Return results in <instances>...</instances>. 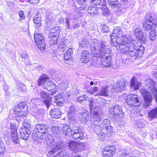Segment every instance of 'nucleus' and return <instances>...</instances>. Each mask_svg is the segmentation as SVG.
<instances>
[{
	"mask_svg": "<svg viewBox=\"0 0 157 157\" xmlns=\"http://www.w3.org/2000/svg\"><path fill=\"white\" fill-rule=\"evenodd\" d=\"M111 42L118 44L122 52L129 56H141L144 52L143 50L136 48L138 41L133 39L131 37L127 36L126 35H123L119 27L114 28L113 33L111 35Z\"/></svg>",
	"mask_w": 157,
	"mask_h": 157,
	"instance_id": "obj_1",
	"label": "nucleus"
},
{
	"mask_svg": "<svg viewBox=\"0 0 157 157\" xmlns=\"http://www.w3.org/2000/svg\"><path fill=\"white\" fill-rule=\"evenodd\" d=\"M90 49L92 53L96 54L95 56L101 57L102 67H108L111 65L110 49L102 42H98L97 40L94 39L91 43Z\"/></svg>",
	"mask_w": 157,
	"mask_h": 157,
	"instance_id": "obj_2",
	"label": "nucleus"
},
{
	"mask_svg": "<svg viewBox=\"0 0 157 157\" xmlns=\"http://www.w3.org/2000/svg\"><path fill=\"white\" fill-rule=\"evenodd\" d=\"M125 86L124 81L122 80L115 84L113 88H111L107 85L103 86L99 90L97 95L108 96L114 92L117 93L123 90L124 89Z\"/></svg>",
	"mask_w": 157,
	"mask_h": 157,
	"instance_id": "obj_3",
	"label": "nucleus"
},
{
	"mask_svg": "<svg viewBox=\"0 0 157 157\" xmlns=\"http://www.w3.org/2000/svg\"><path fill=\"white\" fill-rule=\"evenodd\" d=\"M48 126L45 124H37L34 129V132L33 134L34 139L36 140L40 139L45 140L46 136H47Z\"/></svg>",
	"mask_w": 157,
	"mask_h": 157,
	"instance_id": "obj_4",
	"label": "nucleus"
},
{
	"mask_svg": "<svg viewBox=\"0 0 157 157\" xmlns=\"http://www.w3.org/2000/svg\"><path fill=\"white\" fill-rule=\"evenodd\" d=\"M39 86L43 85V87L49 91H54L57 87L56 85L52 81L49 80L46 76H41L37 81Z\"/></svg>",
	"mask_w": 157,
	"mask_h": 157,
	"instance_id": "obj_5",
	"label": "nucleus"
},
{
	"mask_svg": "<svg viewBox=\"0 0 157 157\" xmlns=\"http://www.w3.org/2000/svg\"><path fill=\"white\" fill-rule=\"evenodd\" d=\"M93 118L95 119L94 122V124L93 125V128L95 132L98 135L102 133L104 134L102 130V128L100 124V120L102 118V115L101 111H94L92 115Z\"/></svg>",
	"mask_w": 157,
	"mask_h": 157,
	"instance_id": "obj_6",
	"label": "nucleus"
},
{
	"mask_svg": "<svg viewBox=\"0 0 157 157\" xmlns=\"http://www.w3.org/2000/svg\"><path fill=\"white\" fill-rule=\"evenodd\" d=\"M45 140L47 142V144L51 148V150L48 153L49 155H53L55 151L60 149L62 147L63 143H55L53 140V137L51 134H48Z\"/></svg>",
	"mask_w": 157,
	"mask_h": 157,
	"instance_id": "obj_7",
	"label": "nucleus"
},
{
	"mask_svg": "<svg viewBox=\"0 0 157 157\" xmlns=\"http://www.w3.org/2000/svg\"><path fill=\"white\" fill-rule=\"evenodd\" d=\"M126 97V103L128 105L135 107H138L140 105L141 102L140 100V97L137 94H129Z\"/></svg>",
	"mask_w": 157,
	"mask_h": 157,
	"instance_id": "obj_8",
	"label": "nucleus"
},
{
	"mask_svg": "<svg viewBox=\"0 0 157 157\" xmlns=\"http://www.w3.org/2000/svg\"><path fill=\"white\" fill-rule=\"evenodd\" d=\"M30 128L29 124L26 121H25L23 122L22 125L20 128L19 131L22 139L27 140L29 138V135L31 133Z\"/></svg>",
	"mask_w": 157,
	"mask_h": 157,
	"instance_id": "obj_9",
	"label": "nucleus"
},
{
	"mask_svg": "<svg viewBox=\"0 0 157 157\" xmlns=\"http://www.w3.org/2000/svg\"><path fill=\"white\" fill-rule=\"evenodd\" d=\"M27 106L24 103H20L14 109L15 114L21 118L25 117L27 113Z\"/></svg>",
	"mask_w": 157,
	"mask_h": 157,
	"instance_id": "obj_10",
	"label": "nucleus"
},
{
	"mask_svg": "<svg viewBox=\"0 0 157 157\" xmlns=\"http://www.w3.org/2000/svg\"><path fill=\"white\" fill-rule=\"evenodd\" d=\"M60 32V29L58 26H56L52 28L50 30L49 34V37L51 39L50 44L51 45L56 44L57 43V39Z\"/></svg>",
	"mask_w": 157,
	"mask_h": 157,
	"instance_id": "obj_11",
	"label": "nucleus"
},
{
	"mask_svg": "<svg viewBox=\"0 0 157 157\" xmlns=\"http://www.w3.org/2000/svg\"><path fill=\"white\" fill-rule=\"evenodd\" d=\"M34 40L38 48L44 50L45 48V44L43 35L40 33H36L34 34Z\"/></svg>",
	"mask_w": 157,
	"mask_h": 157,
	"instance_id": "obj_12",
	"label": "nucleus"
},
{
	"mask_svg": "<svg viewBox=\"0 0 157 157\" xmlns=\"http://www.w3.org/2000/svg\"><path fill=\"white\" fill-rule=\"evenodd\" d=\"M147 20L144 22L143 25V29L146 31H149L151 29H154L156 27V25L152 21L151 16L149 15L146 17Z\"/></svg>",
	"mask_w": 157,
	"mask_h": 157,
	"instance_id": "obj_13",
	"label": "nucleus"
},
{
	"mask_svg": "<svg viewBox=\"0 0 157 157\" xmlns=\"http://www.w3.org/2000/svg\"><path fill=\"white\" fill-rule=\"evenodd\" d=\"M68 146L69 149L75 153L82 150L85 147L83 144L71 141L69 142Z\"/></svg>",
	"mask_w": 157,
	"mask_h": 157,
	"instance_id": "obj_14",
	"label": "nucleus"
},
{
	"mask_svg": "<svg viewBox=\"0 0 157 157\" xmlns=\"http://www.w3.org/2000/svg\"><path fill=\"white\" fill-rule=\"evenodd\" d=\"M140 91L144 97L146 103V106L147 107H149L153 99L151 93L145 89H142L140 90Z\"/></svg>",
	"mask_w": 157,
	"mask_h": 157,
	"instance_id": "obj_15",
	"label": "nucleus"
},
{
	"mask_svg": "<svg viewBox=\"0 0 157 157\" xmlns=\"http://www.w3.org/2000/svg\"><path fill=\"white\" fill-rule=\"evenodd\" d=\"M71 134L75 139L82 140L83 138V132L78 127H73L72 128V131Z\"/></svg>",
	"mask_w": 157,
	"mask_h": 157,
	"instance_id": "obj_16",
	"label": "nucleus"
},
{
	"mask_svg": "<svg viewBox=\"0 0 157 157\" xmlns=\"http://www.w3.org/2000/svg\"><path fill=\"white\" fill-rule=\"evenodd\" d=\"M110 113L114 115L119 116L118 118L120 117L122 119L124 118V113L122 112L121 108L118 105L113 107L110 110Z\"/></svg>",
	"mask_w": 157,
	"mask_h": 157,
	"instance_id": "obj_17",
	"label": "nucleus"
},
{
	"mask_svg": "<svg viewBox=\"0 0 157 157\" xmlns=\"http://www.w3.org/2000/svg\"><path fill=\"white\" fill-rule=\"evenodd\" d=\"M147 86L151 90L157 101V89L155 87V83L151 79H147Z\"/></svg>",
	"mask_w": 157,
	"mask_h": 157,
	"instance_id": "obj_18",
	"label": "nucleus"
},
{
	"mask_svg": "<svg viewBox=\"0 0 157 157\" xmlns=\"http://www.w3.org/2000/svg\"><path fill=\"white\" fill-rule=\"evenodd\" d=\"M100 124L102 128L104 134L106 135L110 131V128H109L110 127L109 121L108 119H105L102 121V123L100 121Z\"/></svg>",
	"mask_w": 157,
	"mask_h": 157,
	"instance_id": "obj_19",
	"label": "nucleus"
},
{
	"mask_svg": "<svg viewBox=\"0 0 157 157\" xmlns=\"http://www.w3.org/2000/svg\"><path fill=\"white\" fill-rule=\"evenodd\" d=\"M141 85V82L137 81L136 77H134L132 78L130 84V86L132 89L134 90H137L139 89Z\"/></svg>",
	"mask_w": 157,
	"mask_h": 157,
	"instance_id": "obj_20",
	"label": "nucleus"
},
{
	"mask_svg": "<svg viewBox=\"0 0 157 157\" xmlns=\"http://www.w3.org/2000/svg\"><path fill=\"white\" fill-rule=\"evenodd\" d=\"M40 95L42 99H45V100L44 101V102L46 105L47 108L48 109L51 105V98H48L47 93L44 91H42L41 92Z\"/></svg>",
	"mask_w": 157,
	"mask_h": 157,
	"instance_id": "obj_21",
	"label": "nucleus"
},
{
	"mask_svg": "<svg viewBox=\"0 0 157 157\" xmlns=\"http://www.w3.org/2000/svg\"><path fill=\"white\" fill-rule=\"evenodd\" d=\"M135 36L142 41L144 42L146 40V37L143 35V33L141 29L137 28L134 31Z\"/></svg>",
	"mask_w": 157,
	"mask_h": 157,
	"instance_id": "obj_22",
	"label": "nucleus"
},
{
	"mask_svg": "<svg viewBox=\"0 0 157 157\" xmlns=\"http://www.w3.org/2000/svg\"><path fill=\"white\" fill-rule=\"evenodd\" d=\"M112 147L107 146L104 148L102 152L103 157H112L114 152L111 149Z\"/></svg>",
	"mask_w": 157,
	"mask_h": 157,
	"instance_id": "obj_23",
	"label": "nucleus"
},
{
	"mask_svg": "<svg viewBox=\"0 0 157 157\" xmlns=\"http://www.w3.org/2000/svg\"><path fill=\"white\" fill-rule=\"evenodd\" d=\"M80 60L83 63H88L90 60L89 52L86 50L82 51L81 53Z\"/></svg>",
	"mask_w": 157,
	"mask_h": 157,
	"instance_id": "obj_24",
	"label": "nucleus"
},
{
	"mask_svg": "<svg viewBox=\"0 0 157 157\" xmlns=\"http://www.w3.org/2000/svg\"><path fill=\"white\" fill-rule=\"evenodd\" d=\"M61 112L58 109L54 108L52 109L50 112V114L52 118H59L61 116Z\"/></svg>",
	"mask_w": 157,
	"mask_h": 157,
	"instance_id": "obj_25",
	"label": "nucleus"
},
{
	"mask_svg": "<svg viewBox=\"0 0 157 157\" xmlns=\"http://www.w3.org/2000/svg\"><path fill=\"white\" fill-rule=\"evenodd\" d=\"M75 108L73 106H71L70 107L68 111V117L70 121L72 122L75 120Z\"/></svg>",
	"mask_w": 157,
	"mask_h": 157,
	"instance_id": "obj_26",
	"label": "nucleus"
},
{
	"mask_svg": "<svg viewBox=\"0 0 157 157\" xmlns=\"http://www.w3.org/2000/svg\"><path fill=\"white\" fill-rule=\"evenodd\" d=\"M33 21L35 24V26L36 29H38L41 25L40 22L41 17L39 13L36 14L33 17Z\"/></svg>",
	"mask_w": 157,
	"mask_h": 157,
	"instance_id": "obj_27",
	"label": "nucleus"
},
{
	"mask_svg": "<svg viewBox=\"0 0 157 157\" xmlns=\"http://www.w3.org/2000/svg\"><path fill=\"white\" fill-rule=\"evenodd\" d=\"M62 131L65 135H70L72 131V129L67 124H64L62 127Z\"/></svg>",
	"mask_w": 157,
	"mask_h": 157,
	"instance_id": "obj_28",
	"label": "nucleus"
},
{
	"mask_svg": "<svg viewBox=\"0 0 157 157\" xmlns=\"http://www.w3.org/2000/svg\"><path fill=\"white\" fill-rule=\"evenodd\" d=\"M66 42V40L64 39H61L59 41L58 44L59 47L61 48L63 51L67 50L68 48Z\"/></svg>",
	"mask_w": 157,
	"mask_h": 157,
	"instance_id": "obj_29",
	"label": "nucleus"
},
{
	"mask_svg": "<svg viewBox=\"0 0 157 157\" xmlns=\"http://www.w3.org/2000/svg\"><path fill=\"white\" fill-rule=\"evenodd\" d=\"M54 14L51 12H48L46 15V20L48 25H49L54 20Z\"/></svg>",
	"mask_w": 157,
	"mask_h": 157,
	"instance_id": "obj_30",
	"label": "nucleus"
},
{
	"mask_svg": "<svg viewBox=\"0 0 157 157\" xmlns=\"http://www.w3.org/2000/svg\"><path fill=\"white\" fill-rule=\"evenodd\" d=\"M67 50V51L64 54V59L66 60H71V55L73 54L72 49L71 48H69Z\"/></svg>",
	"mask_w": 157,
	"mask_h": 157,
	"instance_id": "obj_31",
	"label": "nucleus"
},
{
	"mask_svg": "<svg viewBox=\"0 0 157 157\" xmlns=\"http://www.w3.org/2000/svg\"><path fill=\"white\" fill-rule=\"evenodd\" d=\"M56 87V89L54 92V93H56V92L60 90L63 91L67 87V85L64 82H62L59 84Z\"/></svg>",
	"mask_w": 157,
	"mask_h": 157,
	"instance_id": "obj_32",
	"label": "nucleus"
},
{
	"mask_svg": "<svg viewBox=\"0 0 157 157\" xmlns=\"http://www.w3.org/2000/svg\"><path fill=\"white\" fill-rule=\"evenodd\" d=\"M149 117L151 118L157 117V108L153 109L151 110L148 113Z\"/></svg>",
	"mask_w": 157,
	"mask_h": 157,
	"instance_id": "obj_33",
	"label": "nucleus"
},
{
	"mask_svg": "<svg viewBox=\"0 0 157 157\" xmlns=\"http://www.w3.org/2000/svg\"><path fill=\"white\" fill-rule=\"evenodd\" d=\"M156 36V32L154 29L152 30L149 34V38L151 41H153L155 40Z\"/></svg>",
	"mask_w": 157,
	"mask_h": 157,
	"instance_id": "obj_34",
	"label": "nucleus"
},
{
	"mask_svg": "<svg viewBox=\"0 0 157 157\" xmlns=\"http://www.w3.org/2000/svg\"><path fill=\"white\" fill-rule=\"evenodd\" d=\"M11 133L13 142L15 144L17 143L18 138L17 135V131L11 132Z\"/></svg>",
	"mask_w": 157,
	"mask_h": 157,
	"instance_id": "obj_35",
	"label": "nucleus"
},
{
	"mask_svg": "<svg viewBox=\"0 0 157 157\" xmlns=\"http://www.w3.org/2000/svg\"><path fill=\"white\" fill-rule=\"evenodd\" d=\"M84 113H81V119L82 121H85L89 118L88 112L86 110H84Z\"/></svg>",
	"mask_w": 157,
	"mask_h": 157,
	"instance_id": "obj_36",
	"label": "nucleus"
},
{
	"mask_svg": "<svg viewBox=\"0 0 157 157\" xmlns=\"http://www.w3.org/2000/svg\"><path fill=\"white\" fill-rule=\"evenodd\" d=\"M88 12L91 15H94L97 13L98 10L95 7H91L88 8Z\"/></svg>",
	"mask_w": 157,
	"mask_h": 157,
	"instance_id": "obj_37",
	"label": "nucleus"
},
{
	"mask_svg": "<svg viewBox=\"0 0 157 157\" xmlns=\"http://www.w3.org/2000/svg\"><path fill=\"white\" fill-rule=\"evenodd\" d=\"M54 101H65L63 96L62 94H60L58 95H56L54 97Z\"/></svg>",
	"mask_w": 157,
	"mask_h": 157,
	"instance_id": "obj_38",
	"label": "nucleus"
},
{
	"mask_svg": "<svg viewBox=\"0 0 157 157\" xmlns=\"http://www.w3.org/2000/svg\"><path fill=\"white\" fill-rule=\"evenodd\" d=\"M89 44L87 41L85 39H83L82 40V41L79 43V45L82 47H86L87 45H88Z\"/></svg>",
	"mask_w": 157,
	"mask_h": 157,
	"instance_id": "obj_39",
	"label": "nucleus"
},
{
	"mask_svg": "<svg viewBox=\"0 0 157 157\" xmlns=\"http://www.w3.org/2000/svg\"><path fill=\"white\" fill-rule=\"evenodd\" d=\"M98 90V88L97 87H91L89 90H87V93L90 94H93L95 92H96Z\"/></svg>",
	"mask_w": 157,
	"mask_h": 157,
	"instance_id": "obj_40",
	"label": "nucleus"
},
{
	"mask_svg": "<svg viewBox=\"0 0 157 157\" xmlns=\"http://www.w3.org/2000/svg\"><path fill=\"white\" fill-rule=\"evenodd\" d=\"M18 15L20 17L18 20L19 22H21V21L25 19V16L24 12L22 10H20L18 13Z\"/></svg>",
	"mask_w": 157,
	"mask_h": 157,
	"instance_id": "obj_41",
	"label": "nucleus"
},
{
	"mask_svg": "<svg viewBox=\"0 0 157 157\" xmlns=\"http://www.w3.org/2000/svg\"><path fill=\"white\" fill-rule=\"evenodd\" d=\"M20 55L21 58L24 59H28L29 58V56L25 51H23L21 52Z\"/></svg>",
	"mask_w": 157,
	"mask_h": 157,
	"instance_id": "obj_42",
	"label": "nucleus"
},
{
	"mask_svg": "<svg viewBox=\"0 0 157 157\" xmlns=\"http://www.w3.org/2000/svg\"><path fill=\"white\" fill-rule=\"evenodd\" d=\"M87 96L86 95H84L82 96H80L77 98V101H79L80 102V101H85L87 98Z\"/></svg>",
	"mask_w": 157,
	"mask_h": 157,
	"instance_id": "obj_43",
	"label": "nucleus"
},
{
	"mask_svg": "<svg viewBox=\"0 0 157 157\" xmlns=\"http://www.w3.org/2000/svg\"><path fill=\"white\" fill-rule=\"evenodd\" d=\"M117 0H108L109 4L112 6L116 7L117 5L116 2Z\"/></svg>",
	"mask_w": 157,
	"mask_h": 157,
	"instance_id": "obj_44",
	"label": "nucleus"
},
{
	"mask_svg": "<svg viewBox=\"0 0 157 157\" xmlns=\"http://www.w3.org/2000/svg\"><path fill=\"white\" fill-rule=\"evenodd\" d=\"M10 126L11 130V132L17 131L16 127L15 124L11 123L10 124Z\"/></svg>",
	"mask_w": 157,
	"mask_h": 157,
	"instance_id": "obj_45",
	"label": "nucleus"
},
{
	"mask_svg": "<svg viewBox=\"0 0 157 157\" xmlns=\"http://www.w3.org/2000/svg\"><path fill=\"white\" fill-rule=\"evenodd\" d=\"M102 14L103 15L106 16L110 13L109 10L107 9H103L102 10Z\"/></svg>",
	"mask_w": 157,
	"mask_h": 157,
	"instance_id": "obj_46",
	"label": "nucleus"
},
{
	"mask_svg": "<svg viewBox=\"0 0 157 157\" xmlns=\"http://www.w3.org/2000/svg\"><path fill=\"white\" fill-rule=\"evenodd\" d=\"M101 2V0H92L91 3L96 6H97L100 4Z\"/></svg>",
	"mask_w": 157,
	"mask_h": 157,
	"instance_id": "obj_47",
	"label": "nucleus"
},
{
	"mask_svg": "<svg viewBox=\"0 0 157 157\" xmlns=\"http://www.w3.org/2000/svg\"><path fill=\"white\" fill-rule=\"evenodd\" d=\"M59 128L56 126H53L51 128V130L52 132L54 133H56L59 130Z\"/></svg>",
	"mask_w": 157,
	"mask_h": 157,
	"instance_id": "obj_48",
	"label": "nucleus"
},
{
	"mask_svg": "<svg viewBox=\"0 0 157 157\" xmlns=\"http://www.w3.org/2000/svg\"><path fill=\"white\" fill-rule=\"evenodd\" d=\"M5 150V146L4 144H0V153H2Z\"/></svg>",
	"mask_w": 157,
	"mask_h": 157,
	"instance_id": "obj_49",
	"label": "nucleus"
},
{
	"mask_svg": "<svg viewBox=\"0 0 157 157\" xmlns=\"http://www.w3.org/2000/svg\"><path fill=\"white\" fill-rule=\"evenodd\" d=\"M71 21V19L68 18H67L66 19V26L67 28L70 29V21Z\"/></svg>",
	"mask_w": 157,
	"mask_h": 157,
	"instance_id": "obj_50",
	"label": "nucleus"
},
{
	"mask_svg": "<svg viewBox=\"0 0 157 157\" xmlns=\"http://www.w3.org/2000/svg\"><path fill=\"white\" fill-rule=\"evenodd\" d=\"M93 101V100L92 99H91L89 101V102H90V112L92 114L94 113V111H94L92 109V103Z\"/></svg>",
	"mask_w": 157,
	"mask_h": 157,
	"instance_id": "obj_51",
	"label": "nucleus"
},
{
	"mask_svg": "<svg viewBox=\"0 0 157 157\" xmlns=\"http://www.w3.org/2000/svg\"><path fill=\"white\" fill-rule=\"evenodd\" d=\"M28 2L29 3L33 4H36L38 3L39 1V0H27Z\"/></svg>",
	"mask_w": 157,
	"mask_h": 157,
	"instance_id": "obj_52",
	"label": "nucleus"
},
{
	"mask_svg": "<svg viewBox=\"0 0 157 157\" xmlns=\"http://www.w3.org/2000/svg\"><path fill=\"white\" fill-rule=\"evenodd\" d=\"M54 102L56 103L57 105L59 106H62L63 105L64 101H54Z\"/></svg>",
	"mask_w": 157,
	"mask_h": 157,
	"instance_id": "obj_53",
	"label": "nucleus"
},
{
	"mask_svg": "<svg viewBox=\"0 0 157 157\" xmlns=\"http://www.w3.org/2000/svg\"><path fill=\"white\" fill-rule=\"evenodd\" d=\"M7 5L9 7H12L14 6V3L13 2H7Z\"/></svg>",
	"mask_w": 157,
	"mask_h": 157,
	"instance_id": "obj_54",
	"label": "nucleus"
},
{
	"mask_svg": "<svg viewBox=\"0 0 157 157\" xmlns=\"http://www.w3.org/2000/svg\"><path fill=\"white\" fill-rule=\"evenodd\" d=\"M35 68L36 70H38L39 71L40 69H43V66L39 65H38V66L36 67Z\"/></svg>",
	"mask_w": 157,
	"mask_h": 157,
	"instance_id": "obj_55",
	"label": "nucleus"
},
{
	"mask_svg": "<svg viewBox=\"0 0 157 157\" xmlns=\"http://www.w3.org/2000/svg\"><path fill=\"white\" fill-rule=\"evenodd\" d=\"M86 0H78V2L79 4H83Z\"/></svg>",
	"mask_w": 157,
	"mask_h": 157,
	"instance_id": "obj_56",
	"label": "nucleus"
},
{
	"mask_svg": "<svg viewBox=\"0 0 157 157\" xmlns=\"http://www.w3.org/2000/svg\"><path fill=\"white\" fill-rule=\"evenodd\" d=\"M144 124H138V126L140 128L144 127Z\"/></svg>",
	"mask_w": 157,
	"mask_h": 157,
	"instance_id": "obj_57",
	"label": "nucleus"
},
{
	"mask_svg": "<svg viewBox=\"0 0 157 157\" xmlns=\"http://www.w3.org/2000/svg\"><path fill=\"white\" fill-rule=\"evenodd\" d=\"M120 154L122 155H126L127 154L126 153V151H125L124 150V151L123 152H122V153H121Z\"/></svg>",
	"mask_w": 157,
	"mask_h": 157,
	"instance_id": "obj_58",
	"label": "nucleus"
},
{
	"mask_svg": "<svg viewBox=\"0 0 157 157\" xmlns=\"http://www.w3.org/2000/svg\"><path fill=\"white\" fill-rule=\"evenodd\" d=\"M134 114L136 115V116H139V115L140 114V113L138 112H137L136 111H135L134 112Z\"/></svg>",
	"mask_w": 157,
	"mask_h": 157,
	"instance_id": "obj_59",
	"label": "nucleus"
},
{
	"mask_svg": "<svg viewBox=\"0 0 157 157\" xmlns=\"http://www.w3.org/2000/svg\"><path fill=\"white\" fill-rule=\"evenodd\" d=\"M94 84V83L93 82L91 81L90 82V85H93Z\"/></svg>",
	"mask_w": 157,
	"mask_h": 157,
	"instance_id": "obj_60",
	"label": "nucleus"
},
{
	"mask_svg": "<svg viewBox=\"0 0 157 157\" xmlns=\"http://www.w3.org/2000/svg\"><path fill=\"white\" fill-rule=\"evenodd\" d=\"M35 101L34 100H31V103H33L34 101Z\"/></svg>",
	"mask_w": 157,
	"mask_h": 157,
	"instance_id": "obj_61",
	"label": "nucleus"
},
{
	"mask_svg": "<svg viewBox=\"0 0 157 157\" xmlns=\"http://www.w3.org/2000/svg\"><path fill=\"white\" fill-rule=\"evenodd\" d=\"M75 157H81L80 155H77L75 156Z\"/></svg>",
	"mask_w": 157,
	"mask_h": 157,
	"instance_id": "obj_62",
	"label": "nucleus"
},
{
	"mask_svg": "<svg viewBox=\"0 0 157 157\" xmlns=\"http://www.w3.org/2000/svg\"><path fill=\"white\" fill-rule=\"evenodd\" d=\"M124 2H126V1H128V0H122Z\"/></svg>",
	"mask_w": 157,
	"mask_h": 157,
	"instance_id": "obj_63",
	"label": "nucleus"
},
{
	"mask_svg": "<svg viewBox=\"0 0 157 157\" xmlns=\"http://www.w3.org/2000/svg\"><path fill=\"white\" fill-rule=\"evenodd\" d=\"M136 157L135 156H131V157Z\"/></svg>",
	"mask_w": 157,
	"mask_h": 157,
	"instance_id": "obj_64",
	"label": "nucleus"
}]
</instances>
